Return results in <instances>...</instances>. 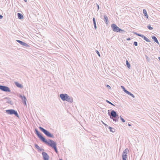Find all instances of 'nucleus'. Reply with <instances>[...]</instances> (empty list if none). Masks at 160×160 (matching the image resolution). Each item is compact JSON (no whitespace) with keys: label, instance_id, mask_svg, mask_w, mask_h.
Returning a JSON list of instances; mask_svg holds the SVG:
<instances>
[{"label":"nucleus","instance_id":"1","mask_svg":"<svg viewBox=\"0 0 160 160\" xmlns=\"http://www.w3.org/2000/svg\"><path fill=\"white\" fill-rule=\"evenodd\" d=\"M35 133L38 136V138L43 142L45 143L46 144L49 145V146L53 148L55 152L57 153L58 152V151L57 148V143L53 140L49 139L48 141L46 139L42 134L37 129H35Z\"/></svg>","mask_w":160,"mask_h":160},{"label":"nucleus","instance_id":"2","mask_svg":"<svg viewBox=\"0 0 160 160\" xmlns=\"http://www.w3.org/2000/svg\"><path fill=\"white\" fill-rule=\"evenodd\" d=\"M108 115L111 119H113L115 122H118L119 118V115L114 110H112L110 113H108Z\"/></svg>","mask_w":160,"mask_h":160},{"label":"nucleus","instance_id":"3","mask_svg":"<svg viewBox=\"0 0 160 160\" xmlns=\"http://www.w3.org/2000/svg\"><path fill=\"white\" fill-rule=\"evenodd\" d=\"M39 128L48 137L52 138H54L53 135L51 134L47 130L41 127H39Z\"/></svg>","mask_w":160,"mask_h":160},{"label":"nucleus","instance_id":"4","mask_svg":"<svg viewBox=\"0 0 160 160\" xmlns=\"http://www.w3.org/2000/svg\"><path fill=\"white\" fill-rule=\"evenodd\" d=\"M6 112L10 115L14 114L17 117H18L19 116L18 114L16 111L14 109H8L6 110Z\"/></svg>","mask_w":160,"mask_h":160},{"label":"nucleus","instance_id":"5","mask_svg":"<svg viewBox=\"0 0 160 160\" xmlns=\"http://www.w3.org/2000/svg\"><path fill=\"white\" fill-rule=\"evenodd\" d=\"M129 152V150L128 148L125 149L123 152L122 154V160H126L128 157V153Z\"/></svg>","mask_w":160,"mask_h":160},{"label":"nucleus","instance_id":"6","mask_svg":"<svg viewBox=\"0 0 160 160\" xmlns=\"http://www.w3.org/2000/svg\"><path fill=\"white\" fill-rule=\"evenodd\" d=\"M0 90L5 92H10L11 90L8 87L6 86L0 85Z\"/></svg>","mask_w":160,"mask_h":160},{"label":"nucleus","instance_id":"7","mask_svg":"<svg viewBox=\"0 0 160 160\" xmlns=\"http://www.w3.org/2000/svg\"><path fill=\"white\" fill-rule=\"evenodd\" d=\"M60 97L63 101H66L68 98V95L66 93H62L60 95Z\"/></svg>","mask_w":160,"mask_h":160},{"label":"nucleus","instance_id":"8","mask_svg":"<svg viewBox=\"0 0 160 160\" xmlns=\"http://www.w3.org/2000/svg\"><path fill=\"white\" fill-rule=\"evenodd\" d=\"M111 27L113 31L118 32L120 28L118 27L115 24H112L111 25Z\"/></svg>","mask_w":160,"mask_h":160},{"label":"nucleus","instance_id":"9","mask_svg":"<svg viewBox=\"0 0 160 160\" xmlns=\"http://www.w3.org/2000/svg\"><path fill=\"white\" fill-rule=\"evenodd\" d=\"M43 158L44 160H49V156L47 153L43 152H42Z\"/></svg>","mask_w":160,"mask_h":160},{"label":"nucleus","instance_id":"10","mask_svg":"<svg viewBox=\"0 0 160 160\" xmlns=\"http://www.w3.org/2000/svg\"><path fill=\"white\" fill-rule=\"evenodd\" d=\"M66 101L71 103H72L73 102V99L72 97H70L68 96V97L67 98Z\"/></svg>","mask_w":160,"mask_h":160},{"label":"nucleus","instance_id":"11","mask_svg":"<svg viewBox=\"0 0 160 160\" xmlns=\"http://www.w3.org/2000/svg\"><path fill=\"white\" fill-rule=\"evenodd\" d=\"M15 85L18 88H22L23 87V86L21 84L17 82H15Z\"/></svg>","mask_w":160,"mask_h":160},{"label":"nucleus","instance_id":"12","mask_svg":"<svg viewBox=\"0 0 160 160\" xmlns=\"http://www.w3.org/2000/svg\"><path fill=\"white\" fill-rule=\"evenodd\" d=\"M107 128L110 130V132H115V129L111 127L107 126Z\"/></svg>","mask_w":160,"mask_h":160},{"label":"nucleus","instance_id":"13","mask_svg":"<svg viewBox=\"0 0 160 160\" xmlns=\"http://www.w3.org/2000/svg\"><path fill=\"white\" fill-rule=\"evenodd\" d=\"M104 21L106 24H108V17L106 15H104Z\"/></svg>","mask_w":160,"mask_h":160},{"label":"nucleus","instance_id":"14","mask_svg":"<svg viewBox=\"0 0 160 160\" xmlns=\"http://www.w3.org/2000/svg\"><path fill=\"white\" fill-rule=\"evenodd\" d=\"M152 38L154 42H156L158 44H159L158 41L155 36H152Z\"/></svg>","mask_w":160,"mask_h":160},{"label":"nucleus","instance_id":"15","mask_svg":"<svg viewBox=\"0 0 160 160\" xmlns=\"http://www.w3.org/2000/svg\"><path fill=\"white\" fill-rule=\"evenodd\" d=\"M17 15L18 18L19 19H22L23 18V15L20 13H17Z\"/></svg>","mask_w":160,"mask_h":160},{"label":"nucleus","instance_id":"16","mask_svg":"<svg viewBox=\"0 0 160 160\" xmlns=\"http://www.w3.org/2000/svg\"><path fill=\"white\" fill-rule=\"evenodd\" d=\"M143 14H144L146 18H148V14H147L146 10L145 9H143Z\"/></svg>","mask_w":160,"mask_h":160},{"label":"nucleus","instance_id":"17","mask_svg":"<svg viewBox=\"0 0 160 160\" xmlns=\"http://www.w3.org/2000/svg\"><path fill=\"white\" fill-rule=\"evenodd\" d=\"M22 46L26 47H30V46L27 43L24 42H23V44H22Z\"/></svg>","mask_w":160,"mask_h":160},{"label":"nucleus","instance_id":"18","mask_svg":"<svg viewBox=\"0 0 160 160\" xmlns=\"http://www.w3.org/2000/svg\"><path fill=\"white\" fill-rule=\"evenodd\" d=\"M126 65H127V67L128 68H130V64L127 60V61H126Z\"/></svg>","mask_w":160,"mask_h":160},{"label":"nucleus","instance_id":"19","mask_svg":"<svg viewBox=\"0 0 160 160\" xmlns=\"http://www.w3.org/2000/svg\"><path fill=\"white\" fill-rule=\"evenodd\" d=\"M20 97L22 99V101L26 100V98L24 96H22V95H20Z\"/></svg>","mask_w":160,"mask_h":160},{"label":"nucleus","instance_id":"20","mask_svg":"<svg viewBox=\"0 0 160 160\" xmlns=\"http://www.w3.org/2000/svg\"><path fill=\"white\" fill-rule=\"evenodd\" d=\"M118 32H119L122 34H124V33L125 32L123 30H122V29L120 28L119 30L118 31Z\"/></svg>","mask_w":160,"mask_h":160},{"label":"nucleus","instance_id":"21","mask_svg":"<svg viewBox=\"0 0 160 160\" xmlns=\"http://www.w3.org/2000/svg\"><path fill=\"white\" fill-rule=\"evenodd\" d=\"M127 94L129 95L130 96H131L133 98H134L135 97L134 95L132 94L129 91L128 92V93H127Z\"/></svg>","mask_w":160,"mask_h":160},{"label":"nucleus","instance_id":"22","mask_svg":"<svg viewBox=\"0 0 160 160\" xmlns=\"http://www.w3.org/2000/svg\"><path fill=\"white\" fill-rule=\"evenodd\" d=\"M143 39L147 42H150V41L145 36L144 37Z\"/></svg>","mask_w":160,"mask_h":160},{"label":"nucleus","instance_id":"23","mask_svg":"<svg viewBox=\"0 0 160 160\" xmlns=\"http://www.w3.org/2000/svg\"><path fill=\"white\" fill-rule=\"evenodd\" d=\"M92 20H93V22L94 25H96V19H95V18H94V17L93 18Z\"/></svg>","mask_w":160,"mask_h":160},{"label":"nucleus","instance_id":"24","mask_svg":"<svg viewBox=\"0 0 160 160\" xmlns=\"http://www.w3.org/2000/svg\"><path fill=\"white\" fill-rule=\"evenodd\" d=\"M149 30H152L153 29V28L150 25H149L147 26Z\"/></svg>","mask_w":160,"mask_h":160},{"label":"nucleus","instance_id":"25","mask_svg":"<svg viewBox=\"0 0 160 160\" xmlns=\"http://www.w3.org/2000/svg\"><path fill=\"white\" fill-rule=\"evenodd\" d=\"M106 101L108 103L113 105V106H115V105L113 104H112V102H110V101H109L108 100H106Z\"/></svg>","mask_w":160,"mask_h":160},{"label":"nucleus","instance_id":"26","mask_svg":"<svg viewBox=\"0 0 160 160\" xmlns=\"http://www.w3.org/2000/svg\"><path fill=\"white\" fill-rule=\"evenodd\" d=\"M35 148L38 150L39 149V148H40V147L39 146L36 144H35Z\"/></svg>","mask_w":160,"mask_h":160},{"label":"nucleus","instance_id":"27","mask_svg":"<svg viewBox=\"0 0 160 160\" xmlns=\"http://www.w3.org/2000/svg\"><path fill=\"white\" fill-rule=\"evenodd\" d=\"M120 119L122 122H125V120L120 116Z\"/></svg>","mask_w":160,"mask_h":160},{"label":"nucleus","instance_id":"28","mask_svg":"<svg viewBox=\"0 0 160 160\" xmlns=\"http://www.w3.org/2000/svg\"><path fill=\"white\" fill-rule=\"evenodd\" d=\"M7 102H8V103L11 104V105H12V104H11V100H10V99H8V101H7Z\"/></svg>","mask_w":160,"mask_h":160},{"label":"nucleus","instance_id":"29","mask_svg":"<svg viewBox=\"0 0 160 160\" xmlns=\"http://www.w3.org/2000/svg\"><path fill=\"white\" fill-rule=\"evenodd\" d=\"M96 52L98 54V56L99 57H100V53L98 51H96Z\"/></svg>","mask_w":160,"mask_h":160},{"label":"nucleus","instance_id":"30","mask_svg":"<svg viewBox=\"0 0 160 160\" xmlns=\"http://www.w3.org/2000/svg\"><path fill=\"white\" fill-rule=\"evenodd\" d=\"M133 44L135 46H137L138 45V42H134Z\"/></svg>","mask_w":160,"mask_h":160},{"label":"nucleus","instance_id":"31","mask_svg":"<svg viewBox=\"0 0 160 160\" xmlns=\"http://www.w3.org/2000/svg\"><path fill=\"white\" fill-rule=\"evenodd\" d=\"M145 57L146 58V59L147 61H149V58H148V56L147 55H145Z\"/></svg>","mask_w":160,"mask_h":160},{"label":"nucleus","instance_id":"32","mask_svg":"<svg viewBox=\"0 0 160 160\" xmlns=\"http://www.w3.org/2000/svg\"><path fill=\"white\" fill-rule=\"evenodd\" d=\"M106 87H107L108 89H111V87L108 85H106Z\"/></svg>","mask_w":160,"mask_h":160},{"label":"nucleus","instance_id":"33","mask_svg":"<svg viewBox=\"0 0 160 160\" xmlns=\"http://www.w3.org/2000/svg\"><path fill=\"white\" fill-rule=\"evenodd\" d=\"M39 151H44V149L42 148H41L40 147L39 148V149H38Z\"/></svg>","mask_w":160,"mask_h":160},{"label":"nucleus","instance_id":"34","mask_svg":"<svg viewBox=\"0 0 160 160\" xmlns=\"http://www.w3.org/2000/svg\"><path fill=\"white\" fill-rule=\"evenodd\" d=\"M121 87L123 89V91L124 90L126 89L125 87L123 86H121Z\"/></svg>","mask_w":160,"mask_h":160},{"label":"nucleus","instance_id":"35","mask_svg":"<svg viewBox=\"0 0 160 160\" xmlns=\"http://www.w3.org/2000/svg\"><path fill=\"white\" fill-rule=\"evenodd\" d=\"M23 42H24L21 41H20V42L19 43L20 44V45H22V44H23Z\"/></svg>","mask_w":160,"mask_h":160},{"label":"nucleus","instance_id":"36","mask_svg":"<svg viewBox=\"0 0 160 160\" xmlns=\"http://www.w3.org/2000/svg\"><path fill=\"white\" fill-rule=\"evenodd\" d=\"M23 102V104H24V105H26V100H24V101H22Z\"/></svg>","mask_w":160,"mask_h":160},{"label":"nucleus","instance_id":"37","mask_svg":"<svg viewBox=\"0 0 160 160\" xmlns=\"http://www.w3.org/2000/svg\"><path fill=\"white\" fill-rule=\"evenodd\" d=\"M125 93H126L127 94L128 93V91L126 89H125L123 91Z\"/></svg>","mask_w":160,"mask_h":160},{"label":"nucleus","instance_id":"38","mask_svg":"<svg viewBox=\"0 0 160 160\" xmlns=\"http://www.w3.org/2000/svg\"><path fill=\"white\" fill-rule=\"evenodd\" d=\"M140 37L142 38H144V37H145V36L141 34V36H140Z\"/></svg>","mask_w":160,"mask_h":160},{"label":"nucleus","instance_id":"39","mask_svg":"<svg viewBox=\"0 0 160 160\" xmlns=\"http://www.w3.org/2000/svg\"><path fill=\"white\" fill-rule=\"evenodd\" d=\"M97 8H98V10H99V5L98 4H97Z\"/></svg>","mask_w":160,"mask_h":160},{"label":"nucleus","instance_id":"40","mask_svg":"<svg viewBox=\"0 0 160 160\" xmlns=\"http://www.w3.org/2000/svg\"><path fill=\"white\" fill-rule=\"evenodd\" d=\"M94 28L95 29H97V26H96V25H94Z\"/></svg>","mask_w":160,"mask_h":160},{"label":"nucleus","instance_id":"41","mask_svg":"<svg viewBox=\"0 0 160 160\" xmlns=\"http://www.w3.org/2000/svg\"><path fill=\"white\" fill-rule=\"evenodd\" d=\"M3 18V16L0 14V19H2Z\"/></svg>","mask_w":160,"mask_h":160},{"label":"nucleus","instance_id":"42","mask_svg":"<svg viewBox=\"0 0 160 160\" xmlns=\"http://www.w3.org/2000/svg\"><path fill=\"white\" fill-rule=\"evenodd\" d=\"M20 41H21V40H16V41H17V42H18L19 43H20Z\"/></svg>","mask_w":160,"mask_h":160},{"label":"nucleus","instance_id":"43","mask_svg":"<svg viewBox=\"0 0 160 160\" xmlns=\"http://www.w3.org/2000/svg\"><path fill=\"white\" fill-rule=\"evenodd\" d=\"M137 36H141V34H140L138 33V34H137Z\"/></svg>","mask_w":160,"mask_h":160},{"label":"nucleus","instance_id":"44","mask_svg":"<svg viewBox=\"0 0 160 160\" xmlns=\"http://www.w3.org/2000/svg\"><path fill=\"white\" fill-rule=\"evenodd\" d=\"M104 125L106 126V127L107 128V126L108 125L106 124H104Z\"/></svg>","mask_w":160,"mask_h":160},{"label":"nucleus","instance_id":"45","mask_svg":"<svg viewBox=\"0 0 160 160\" xmlns=\"http://www.w3.org/2000/svg\"><path fill=\"white\" fill-rule=\"evenodd\" d=\"M130 40V38H128L127 39V40Z\"/></svg>","mask_w":160,"mask_h":160},{"label":"nucleus","instance_id":"46","mask_svg":"<svg viewBox=\"0 0 160 160\" xmlns=\"http://www.w3.org/2000/svg\"><path fill=\"white\" fill-rule=\"evenodd\" d=\"M128 126H131V124H129V123H128Z\"/></svg>","mask_w":160,"mask_h":160},{"label":"nucleus","instance_id":"47","mask_svg":"<svg viewBox=\"0 0 160 160\" xmlns=\"http://www.w3.org/2000/svg\"><path fill=\"white\" fill-rule=\"evenodd\" d=\"M136 35H137V34H138V33H137V32H135L134 33Z\"/></svg>","mask_w":160,"mask_h":160},{"label":"nucleus","instance_id":"48","mask_svg":"<svg viewBox=\"0 0 160 160\" xmlns=\"http://www.w3.org/2000/svg\"><path fill=\"white\" fill-rule=\"evenodd\" d=\"M23 0L25 2H27V0Z\"/></svg>","mask_w":160,"mask_h":160},{"label":"nucleus","instance_id":"49","mask_svg":"<svg viewBox=\"0 0 160 160\" xmlns=\"http://www.w3.org/2000/svg\"><path fill=\"white\" fill-rule=\"evenodd\" d=\"M158 59L160 61V57H158Z\"/></svg>","mask_w":160,"mask_h":160},{"label":"nucleus","instance_id":"50","mask_svg":"<svg viewBox=\"0 0 160 160\" xmlns=\"http://www.w3.org/2000/svg\"><path fill=\"white\" fill-rule=\"evenodd\" d=\"M60 160H62V159H60Z\"/></svg>","mask_w":160,"mask_h":160}]
</instances>
